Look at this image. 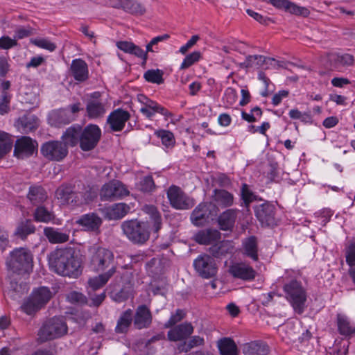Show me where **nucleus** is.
<instances>
[{"label":"nucleus","instance_id":"c85d7f7f","mask_svg":"<svg viewBox=\"0 0 355 355\" xmlns=\"http://www.w3.org/2000/svg\"><path fill=\"white\" fill-rule=\"evenodd\" d=\"M130 211V207L125 203L114 204L103 209L105 216L109 220H119L124 217Z\"/></svg>","mask_w":355,"mask_h":355},{"label":"nucleus","instance_id":"5fc2aeb1","mask_svg":"<svg viewBox=\"0 0 355 355\" xmlns=\"http://www.w3.org/2000/svg\"><path fill=\"white\" fill-rule=\"evenodd\" d=\"M289 116L293 119H298L304 123L311 121V115L310 112H302L297 109H292L289 111Z\"/></svg>","mask_w":355,"mask_h":355},{"label":"nucleus","instance_id":"c03bdc74","mask_svg":"<svg viewBox=\"0 0 355 355\" xmlns=\"http://www.w3.org/2000/svg\"><path fill=\"white\" fill-rule=\"evenodd\" d=\"M13 141L8 133L0 132V159L12 149Z\"/></svg>","mask_w":355,"mask_h":355},{"label":"nucleus","instance_id":"423d86ee","mask_svg":"<svg viewBox=\"0 0 355 355\" xmlns=\"http://www.w3.org/2000/svg\"><path fill=\"white\" fill-rule=\"evenodd\" d=\"M123 234L132 243L143 244L150 236L149 224L137 219L123 221L121 224Z\"/></svg>","mask_w":355,"mask_h":355},{"label":"nucleus","instance_id":"4c0bfd02","mask_svg":"<svg viewBox=\"0 0 355 355\" xmlns=\"http://www.w3.org/2000/svg\"><path fill=\"white\" fill-rule=\"evenodd\" d=\"M28 291V286L25 283L18 284L15 281H10L7 295L14 300H19L23 295Z\"/></svg>","mask_w":355,"mask_h":355},{"label":"nucleus","instance_id":"864d4df0","mask_svg":"<svg viewBox=\"0 0 355 355\" xmlns=\"http://www.w3.org/2000/svg\"><path fill=\"white\" fill-rule=\"evenodd\" d=\"M186 316V313L182 309H177L175 313L172 314L169 320L164 324L165 328H170L175 326L178 322L182 320Z\"/></svg>","mask_w":355,"mask_h":355},{"label":"nucleus","instance_id":"473e14b6","mask_svg":"<svg viewBox=\"0 0 355 355\" xmlns=\"http://www.w3.org/2000/svg\"><path fill=\"white\" fill-rule=\"evenodd\" d=\"M243 254L257 261L259 259L257 239L251 236L245 239L242 242Z\"/></svg>","mask_w":355,"mask_h":355},{"label":"nucleus","instance_id":"ea45409f","mask_svg":"<svg viewBox=\"0 0 355 355\" xmlns=\"http://www.w3.org/2000/svg\"><path fill=\"white\" fill-rule=\"evenodd\" d=\"M242 350L245 355H264L267 352V346L254 341L244 344Z\"/></svg>","mask_w":355,"mask_h":355},{"label":"nucleus","instance_id":"c9c22d12","mask_svg":"<svg viewBox=\"0 0 355 355\" xmlns=\"http://www.w3.org/2000/svg\"><path fill=\"white\" fill-rule=\"evenodd\" d=\"M214 201L223 208L231 207L234 204V196L224 189H215L213 194Z\"/></svg>","mask_w":355,"mask_h":355},{"label":"nucleus","instance_id":"0e129e2a","mask_svg":"<svg viewBox=\"0 0 355 355\" xmlns=\"http://www.w3.org/2000/svg\"><path fill=\"white\" fill-rule=\"evenodd\" d=\"M17 45L16 39H12L8 36H3L0 37V49L8 50Z\"/></svg>","mask_w":355,"mask_h":355},{"label":"nucleus","instance_id":"e433bc0d","mask_svg":"<svg viewBox=\"0 0 355 355\" xmlns=\"http://www.w3.org/2000/svg\"><path fill=\"white\" fill-rule=\"evenodd\" d=\"M132 320V311L130 309H128L123 312L118 319L115 327V331L117 334L126 333Z\"/></svg>","mask_w":355,"mask_h":355},{"label":"nucleus","instance_id":"a211bd4d","mask_svg":"<svg viewBox=\"0 0 355 355\" xmlns=\"http://www.w3.org/2000/svg\"><path fill=\"white\" fill-rule=\"evenodd\" d=\"M327 57L332 69L339 72L343 71L344 69L352 66L354 63V56L349 53H328Z\"/></svg>","mask_w":355,"mask_h":355},{"label":"nucleus","instance_id":"a18cd8bd","mask_svg":"<svg viewBox=\"0 0 355 355\" xmlns=\"http://www.w3.org/2000/svg\"><path fill=\"white\" fill-rule=\"evenodd\" d=\"M33 216L35 221L45 223L51 221L54 218L53 213L42 206L36 208Z\"/></svg>","mask_w":355,"mask_h":355},{"label":"nucleus","instance_id":"4468645a","mask_svg":"<svg viewBox=\"0 0 355 355\" xmlns=\"http://www.w3.org/2000/svg\"><path fill=\"white\" fill-rule=\"evenodd\" d=\"M214 209L215 205L211 203H200L191 214L190 219L192 224L196 227H202L207 225Z\"/></svg>","mask_w":355,"mask_h":355},{"label":"nucleus","instance_id":"e2e57ef3","mask_svg":"<svg viewBox=\"0 0 355 355\" xmlns=\"http://www.w3.org/2000/svg\"><path fill=\"white\" fill-rule=\"evenodd\" d=\"M237 99L236 91L232 87H228L225 89L223 100L229 105H233Z\"/></svg>","mask_w":355,"mask_h":355},{"label":"nucleus","instance_id":"f257e3e1","mask_svg":"<svg viewBox=\"0 0 355 355\" xmlns=\"http://www.w3.org/2000/svg\"><path fill=\"white\" fill-rule=\"evenodd\" d=\"M49 264L55 273L77 278L83 272L81 259L71 248H57L49 256Z\"/></svg>","mask_w":355,"mask_h":355},{"label":"nucleus","instance_id":"8fccbe9b","mask_svg":"<svg viewBox=\"0 0 355 355\" xmlns=\"http://www.w3.org/2000/svg\"><path fill=\"white\" fill-rule=\"evenodd\" d=\"M144 78L147 82L162 84L164 83L163 72L159 69H150L144 74Z\"/></svg>","mask_w":355,"mask_h":355},{"label":"nucleus","instance_id":"6e6552de","mask_svg":"<svg viewBox=\"0 0 355 355\" xmlns=\"http://www.w3.org/2000/svg\"><path fill=\"white\" fill-rule=\"evenodd\" d=\"M286 297L291 303L295 311L299 314L303 313L306 300L305 290L296 280H291L284 286Z\"/></svg>","mask_w":355,"mask_h":355},{"label":"nucleus","instance_id":"79ce46f5","mask_svg":"<svg viewBox=\"0 0 355 355\" xmlns=\"http://www.w3.org/2000/svg\"><path fill=\"white\" fill-rule=\"evenodd\" d=\"M35 232V225L31 220H26L17 225L15 234L21 239H25L28 235L33 234Z\"/></svg>","mask_w":355,"mask_h":355},{"label":"nucleus","instance_id":"774afa93","mask_svg":"<svg viewBox=\"0 0 355 355\" xmlns=\"http://www.w3.org/2000/svg\"><path fill=\"white\" fill-rule=\"evenodd\" d=\"M199 40V36L197 35H193L191 39L183 46H182L179 51L182 54H185L189 49H190Z\"/></svg>","mask_w":355,"mask_h":355},{"label":"nucleus","instance_id":"13d9d810","mask_svg":"<svg viewBox=\"0 0 355 355\" xmlns=\"http://www.w3.org/2000/svg\"><path fill=\"white\" fill-rule=\"evenodd\" d=\"M32 43L40 48L46 49L51 52L56 49L55 44L47 39H35L32 40Z\"/></svg>","mask_w":355,"mask_h":355},{"label":"nucleus","instance_id":"3c124183","mask_svg":"<svg viewBox=\"0 0 355 355\" xmlns=\"http://www.w3.org/2000/svg\"><path fill=\"white\" fill-rule=\"evenodd\" d=\"M127 1H136L135 0H127ZM100 4H105L113 8H122L126 12H128V7H131L132 3H126V0H100Z\"/></svg>","mask_w":355,"mask_h":355},{"label":"nucleus","instance_id":"b1692460","mask_svg":"<svg viewBox=\"0 0 355 355\" xmlns=\"http://www.w3.org/2000/svg\"><path fill=\"white\" fill-rule=\"evenodd\" d=\"M239 211L236 209H228L221 213L218 218L219 228L223 231H232L237 218Z\"/></svg>","mask_w":355,"mask_h":355},{"label":"nucleus","instance_id":"680f3d73","mask_svg":"<svg viewBox=\"0 0 355 355\" xmlns=\"http://www.w3.org/2000/svg\"><path fill=\"white\" fill-rule=\"evenodd\" d=\"M67 298L69 302L74 304H83L86 303V297L81 293L72 291L69 293Z\"/></svg>","mask_w":355,"mask_h":355},{"label":"nucleus","instance_id":"37998d69","mask_svg":"<svg viewBox=\"0 0 355 355\" xmlns=\"http://www.w3.org/2000/svg\"><path fill=\"white\" fill-rule=\"evenodd\" d=\"M113 275L109 272H103L98 276L90 278L88 280V285L92 291H96L105 285Z\"/></svg>","mask_w":355,"mask_h":355},{"label":"nucleus","instance_id":"9d476101","mask_svg":"<svg viewBox=\"0 0 355 355\" xmlns=\"http://www.w3.org/2000/svg\"><path fill=\"white\" fill-rule=\"evenodd\" d=\"M41 153L49 160L60 162L67 155L68 148L62 141H51L42 146Z\"/></svg>","mask_w":355,"mask_h":355},{"label":"nucleus","instance_id":"2eb2a0df","mask_svg":"<svg viewBox=\"0 0 355 355\" xmlns=\"http://www.w3.org/2000/svg\"><path fill=\"white\" fill-rule=\"evenodd\" d=\"M100 93L94 92L88 99L86 105L87 116L91 119L103 117L107 112L106 104L99 98Z\"/></svg>","mask_w":355,"mask_h":355},{"label":"nucleus","instance_id":"393cba45","mask_svg":"<svg viewBox=\"0 0 355 355\" xmlns=\"http://www.w3.org/2000/svg\"><path fill=\"white\" fill-rule=\"evenodd\" d=\"M70 73L76 80L78 82L85 81L89 77L87 63L82 59H75L72 60L70 67Z\"/></svg>","mask_w":355,"mask_h":355},{"label":"nucleus","instance_id":"69168bd1","mask_svg":"<svg viewBox=\"0 0 355 355\" xmlns=\"http://www.w3.org/2000/svg\"><path fill=\"white\" fill-rule=\"evenodd\" d=\"M241 196L246 206L252 202L255 198L254 193L249 189L248 185L245 184L242 187Z\"/></svg>","mask_w":355,"mask_h":355},{"label":"nucleus","instance_id":"f03ea898","mask_svg":"<svg viewBox=\"0 0 355 355\" xmlns=\"http://www.w3.org/2000/svg\"><path fill=\"white\" fill-rule=\"evenodd\" d=\"M88 252L89 266L94 271L115 274L117 263L112 250L95 244L88 248Z\"/></svg>","mask_w":355,"mask_h":355},{"label":"nucleus","instance_id":"f3484780","mask_svg":"<svg viewBox=\"0 0 355 355\" xmlns=\"http://www.w3.org/2000/svg\"><path fill=\"white\" fill-rule=\"evenodd\" d=\"M37 143L31 137L23 136L18 139L15 145L14 155L20 159L28 157L37 150Z\"/></svg>","mask_w":355,"mask_h":355},{"label":"nucleus","instance_id":"9b49d317","mask_svg":"<svg viewBox=\"0 0 355 355\" xmlns=\"http://www.w3.org/2000/svg\"><path fill=\"white\" fill-rule=\"evenodd\" d=\"M193 266L203 278H211L217 273V266L214 258L208 254H201L193 261Z\"/></svg>","mask_w":355,"mask_h":355},{"label":"nucleus","instance_id":"6ab92c4d","mask_svg":"<svg viewBox=\"0 0 355 355\" xmlns=\"http://www.w3.org/2000/svg\"><path fill=\"white\" fill-rule=\"evenodd\" d=\"M130 117V113L121 108L112 112L107 118V123L110 125L112 131H121Z\"/></svg>","mask_w":355,"mask_h":355},{"label":"nucleus","instance_id":"603ef678","mask_svg":"<svg viewBox=\"0 0 355 355\" xmlns=\"http://www.w3.org/2000/svg\"><path fill=\"white\" fill-rule=\"evenodd\" d=\"M11 94L10 93L0 94V114H8L10 110Z\"/></svg>","mask_w":355,"mask_h":355},{"label":"nucleus","instance_id":"4be33fe9","mask_svg":"<svg viewBox=\"0 0 355 355\" xmlns=\"http://www.w3.org/2000/svg\"><path fill=\"white\" fill-rule=\"evenodd\" d=\"M152 314L146 305L139 306L135 311L133 318L134 326L137 329H146L152 323Z\"/></svg>","mask_w":355,"mask_h":355},{"label":"nucleus","instance_id":"4d7b16f0","mask_svg":"<svg viewBox=\"0 0 355 355\" xmlns=\"http://www.w3.org/2000/svg\"><path fill=\"white\" fill-rule=\"evenodd\" d=\"M346 262L349 266L355 265V238H354L345 251Z\"/></svg>","mask_w":355,"mask_h":355},{"label":"nucleus","instance_id":"338daca9","mask_svg":"<svg viewBox=\"0 0 355 355\" xmlns=\"http://www.w3.org/2000/svg\"><path fill=\"white\" fill-rule=\"evenodd\" d=\"M9 245V234L3 228L0 227V251L1 252Z\"/></svg>","mask_w":355,"mask_h":355},{"label":"nucleus","instance_id":"72a5a7b5","mask_svg":"<svg viewBox=\"0 0 355 355\" xmlns=\"http://www.w3.org/2000/svg\"><path fill=\"white\" fill-rule=\"evenodd\" d=\"M116 46L118 49L125 53L135 55V56L141 58L144 61V63L146 62V53L144 52V51L141 49L139 46L135 45L132 42L120 41L116 43Z\"/></svg>","mask_w":355,"mask_h":355},{"label":"nucleus","instance_id":"bf43d9fd","mask_svg":"<svg viewBox=\"0 0 355 355\" xmlns=\"http://www.w3.org/2000/svg\"><path fill=\"white\" fill-rule=\"evenodd\" d=\"M155 185L151 176L144 177L140 182V189L144 192H151Z\"/></svg>","mask_w":355,"mask_h":355},{"label":"nucleus","instance_id":"dca6fc26","mask_svg":"<svg viewBox=\"0 0 355 355\" xmlns=\"http://www.w3.org/2000/svg\"><path fill=\"white\" fill-rule=\"evenodd\" d=\"M229 273L235 279L250 282L257 276L256 270L245 262H237L232 264L228 269Z\"/></svg>","mask_w":355,"mask_h":355},{"label":"nucleus","instance_id":"a19ab883","mask_svg":"<svg viewBox=\"0 0 355 355\" xmlns=\"http://www.w3.org/2000/svg\"><path fill=\"white\" fill-rule=\"evenodd\" d=\"M27 197L33 205H36L45 201L47 194L42 187L33 186L30 187Z\"/></svg>","mask_w":355,"mask_h":355},{"label":"nucleus","instance_id":"09e8293b","mask_svg":"<svg viewBox=\"0 0 355 355\" xmlns=\"http://www.w3.org/2000/svg\"><path fill=\"white\" fill-rule=\"evenodd\" d=\"M155 135L160 138L162 144L166 148L172 147L175 144L174 135L169 130H159L155 132Z\"/></svg>","mask_w":355,"mask_h":355},{"label":"nucleus","instance_id":"0eeeda50","mask_svg":"<svg viewBox=\"0 0 355 355\" xmlns=\"http://www.w3.org/2000/svg\"><path fill=\"white\" fill-rule=\"evenodd\" d=\"M68 327L63 318L53 317L46 321L39 331L42 342L58 338L67 333Z\"/></svg>","mask_w":355,"mask_h":355},{"label":"nucleus","instance_id":"cd10ccee","mask_svg":"<svg viewBox=\"0 0 355 355\" xmlns=\"http://www.w3.org/2000/svg\"><path fill=\"white\" fill-rule=\"evenodd\" d=\"M15 125L19 131L28 133L38 127V119L34 114H24L16 121Z\"/></svg>","mask_w":355,"mask_h":355},{"label":"nucleus","instance_id":"7ed1b4c3","mask_svg":"<svg viewBox=\"0 0 355 355\" xmlns=\"http://www.w3.org/2000/svg\"><path fill=\"white\" fill-rule=\"evenodd\" d=\"M55 196L61 204L75 207L92 202L97 193L89 187H83L81 190L74 191L71 186L62 185L57 189Z\"/></svg>","mask_w":355,"mask_h":355},{"label":"nucleus","instance_id":"7c9ffc66","mask_svg":"<svg viewBox=\"0 0 355 355\" xmlns=\"http://www.w3.org/2000/svg\"><path fill=\"white\" fill-rule=\"evenodd\" d=\"M142 211L149 216L153 224V230L157 234L162 225V216L157 208L152 205H145L142 207Z\"/></svg>","mask_w":355,"mask_h":355},{"label":"nucleus","instance_id":"6e6d98bb","mask_svg":"<svg viewBox=\"0 0 355 355\" xmlns=\"http://www.w3.org/2000/svg\"><path fill=\"white\" fill-rule=\"evenodd\" d=\"M201 56V53L199 51H193L191 53L187 55L184 59L181 64L180 69H184L189 68L190 66L198 62Z\"/></svg>","mask_w":355,"mask_h":355},{"label":"nucleus","instance_id":"1a4fd4ad","mask_svg":"<svg viewBox=\"0 0 355 355\" xmlns=\"http://www.w3.org/2000/svg\"><path fill=\"white\" fill-rule=\"evenodd\" d=\"M101 137V130L95 124H89L84 129L82 128L80 140V147L84 151L94 149Z\"/></svg>","mask_w":355,"mask_h":355},{"label":"nucleus","instance_id":"f8f14e48","mask_svg":"<svg viewBox=\"0 0 355 355\" xmlns=\"http://www.w3.org/2000/svg\"><path fill=\"white\" fill-rule=\"evenodd\" d=\"M129 194L128 190L118 180H112L105 184L100 192L103 200H115Z\"/></svg>","mask_w":355,"mask_h":355},{"label":"nucleus","instance_id":"c756f323","mask_svg":"<svg viewBox=\"0 0 355 355\" xmlns=\"http://www.w3.org/2000/svg\"><path fill=\"white\" fill-rule=\"evenodd\" d=\"M220 239V233L213 229L200 230L194 236V240L201 245H209Z\"/></svg>","mask_w":355,"mask_h":355},{"label":"nucleus","instance_id":"052dcab7","mask_svg":"<svg viewBox=\"0 0 355 355\" xmlns=\"http://www.w3.org/2000/svg\"><path fill=\"white\" fill-rule=\"evenodd\" d=\"M128 3H132L131 7H128V12L135 15H142L146 12L145 7L138 1H127Z\"/></svg>","mask_w":355,"mask_h":355},{"label":"nucleus","instance_id":"aec40b11","mask_svg":"<svg viewBox=\"0 0 355 355\" xmlns=\"http://www.w3.org/2000/svg\"><path fill=\"white\" fill-rule=\"evenodd\" d=\"M255 216L263 225H271L275 223V207L266 202L254 207Z\"/></svg>","mask_w":355,"mask_h":355},{"label":"nucleus","instance_id":"f704fd0d","mask_svg":"<svg viewBox=\"0 0 355 355\" xmlns=\"http://www.w3.org/2000/svg\"><path fill=\"white\" fill-rule=\"evenodd\" d=\"M44 234L51 243H62L69 239L68 233L61 232L58 229L51 227H44Z\"/></svg>","mask_w":355,"mask_h":355},{"label":"nucleus","instance_id":"ddd939ff","mask_svg":"<svg viewBox=\"0 0 355 355\" xmlns=\"http://www.w3.org/2000/svg\"><path fill=\"white\" fill-rule=\"evenodd\" d=\"M167 197L171 206L176 209H189L194 202L180 187L171 186L167 191Z\"/></svg>","mask_w":355,"mask_h":355},{"label":"nucleus","instance_id":"bb28decb","mask_svg":"<svg viewBox=\"0 0 355 355\" xmlns=\"http://www.w3.org/2000/svg\"><path fill=\"white\" fill-rule=\"evenodd\" d=\"M336 324L340 335L345 337H351L355 335V324L345 314H337Z\"/></svg>","mask_w":355,"mask_h":355},{"label":"nucleus","instance_id":"a878e982","mask_svg":"<svg viewBox=\"0 0 355 355\" xmlns=\"http://www.w3.org/2000/svg\"><path fill=\"white\" fill-rule=\"evenodd\" d=\"M73 120V116L67 109L55 110L49 115V123L56 127L68 124Z\"/></svg>","mask_w":355,"mask_h":355},{"label":"nucleus","instance_id":"49530a36","mask_svg":"<svg viewBox=\"0 0 355 355\" xmlns=\"http://www.w3.org/2000/svg\"><path fill=\"white\" fill-rule=\"evenodd\" d=\"M144 100L147 101L148 107L153 112V116L155 114V113H159L163 115L166 119L172 116V114L164 107L158 104L157 102L153 101L147 97H142Z\"/></svg>","mask_w":355,"mask_h":355},{"label":"nucleus","instance_id":"39448f33","mask_svg":"<svg viewBox=\"0 0 355 355\" xmlns=\"http://www.w3.org/2000/svg\"><path fill=\"white\" fill-rule=\"evenodd\" d=\"M53 297V292L46 286L33 289L30 296L21 306V310L28 315H32L43 307Z\"/></svg>","mask_w":355,"mask_h":355},{"label":"nucleus","instance_id":"5701e85b","mask_svg":"<svg viewBox=\"0 0 355 355\" xmlns=\"http://www.w3.org/2000/svg\"><path fill=\"white\" fill-rule=\"evenodd\" d=\"M82 230L87 232H96L98 230L102 224V219L94 213L82 215L76 221Z\"/></svg>","mask_w":355,"mask_h":355},{"label":"nucleus","instance_id":"58836bf2","mask_svg":"<svg viewBox=\"0 0 355 355\" xmlns=\"http://www.w3.org/2000/svg\"><path fill=\"white\" fill-rule=\"evenodd\" d=\"M218 347L221 355H238L237 346L230 338H223L218 340Z\"/></svg>","mask_w":355,"mask_h":355},{"label":"nucleus","instance_id":"412c9836","mask_svg":"<svg viewBox=\"0 0 355 355\" xmlns=\"http://www.w3.org/2000/svg\"><path fill=\"white\" fill-rule=\"evenodd\" d=\"M193 326L191 322H184L172 327L167 333V337L170 341L184 340L193 334Z\"/></svg>","mask_w":355,"mask_h":355},{"label":"nucleus","instance_id":"de8ad7c7","mask_svg":"<svg viewBox=\"0 0 355 355\" xmlns=\"http://www.w3.org/2000/svg\"><path fill=\"white\" fill-rule=\"evenodd\" d=\"M250 59H254L256 60L255 66H262L263 64H266L268 66H271L275 69L283 67L282 63L279 61H277L274 58H267L261 55H254L253 58H250Z\"/></svg>","mask_w":355,"mask_h":355},{"label":"nucleus","instance_id":"2f4dec72","mask_svg":"<svg viewBox=\"0 0 355 355\" xmlns=\"http://www.w3.org/2000/svg\"><path fill=\"white\" fill-rule=\"evenodd\" d=\"M82 127L79 125H74L68 128L62 136L63 144L75 146L80 144Z\"/></svg>","mask_w":355,"mask_h":355},{"label":"nucleus","instance_id":"20e7f679","mask_svg":"<svg viewBox=\"0 0 355 355\" xmlns=\"http://www.w3.org/2000/svg\"><path fill=\"white\" fill-rule=\"evenodd\" d=\"M6 263L8 269L13 272H28L33 267V255L26 248H16L10 252Z\"/></svg>","mask_w":355,"mask_h":355}]
</instances>
